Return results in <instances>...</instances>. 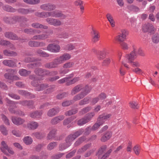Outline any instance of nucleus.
Instances as JSON below:
<instances>
[{
  "instance_id": "26",
  "label": "nucleus",
  "mask_w": 159,
  "mask_h": 159,
  "mask_svg": "<svg viewBox=\"0 0 159 159\" xmlns=\"http://www.w3.org/2000/svg\"><path fill=\"white\" fill-rule=\"evenodd\" d=\"M32 27L39 29H47L48 28V26L46 25H43L39 23H34L31 25Z\"/></svg>"
},
{
  "instance_id": "59",
  "label": "nucleus",
  "mask_w": 159,
  "mask_h": 159,
  "mask_svg": "<svg viewBox=\"0 0 159 159\" xmlns=\"http://www.w3.org/2000/svg\"><path fill=\"white\" fill-rule=\"evenodd\" d=\"M95 115L94 112H91L87 114V116L85 117H86L88 121H90L92 117Z\"/></svg>"
},
{
  "instance_id": "5",
  "label": "nucleus",
  "mask_w": 159,
  "mask_h": 159,
  "mask_svg": "<svg viewBox=\"0 0 159 159\" xmlns=\"http://www.w3.org/2000/svg\"><path fill=\"white\" fill-rule=\"evenodd\" d=\"M49 17L52 16L56 18H61L62 19H64L66 17V16L62 13L61 12L59 11H54L51 12H49Z\"/></svg>"
},
{
  "instance_id": "36",
  "label": "nucleus",
  "mask_w": 159,
  "mask_h": 159,
  "mask_svg": "<svg viewBox=\"0 0 159 159\" xmlns=\"http://www.w3.org/2000/svg\"><path fill=\"white\" fill-rule=\"evenodd\" d=\"M90 147V144H87L83 146L82 148H80L77 151L78 154H80L83 153L86 151Z\"/></svg>"
},
{
  "instance_id": "37",
  "label": "nucleus",
  "mask_w": 159,
  "mask_h": 159,
  "mask_svg": "<svg viewBox=\"0 0 159 159\" xmlns=\"http://www.w3.org/2000/svg\"><path fill=\"white\" fill-rule=\"evenodd\" d=\"M56 131L57 130L55 129H52L48 134V139H51L54 138L56 134Z\"/></svg>"
},
{
  "instance_id": "50",
  "label": "nucleus",
  "mask_w": 159,
  "mask_h": 159,
  "mask_svg": "<svg viewBox=\"0 0 159 159\" xmlns=\"http://www.w3.org/2000/svg\"><path fill=\"white\" fill-rule=\"evenodd\" d=\"M98 59L101 60L104 57V52L103 51H99L97 52L96 53Z\"/></svg>"
},
{
  "instance_id": "19",
  "label": "nucleus",
  "mask_w": 159,
  "mask_h": 159,
  "mask_svg": "<svg viewBox=\"0 0 159 159\" xmlns=\"http://www.w3.org/2000/svg\"><path fill=\"white\" fill-rule=\"evenodd\" d=\"M112 133L111 132L107 131L102 137L101 138V140L102 142H105L109 139L111 137Z\"/></svg>"
},
{
  "instance_id": "1",
  "label": "nucleus",
  "mask_w": 159,
  "mask_h": 159,
  "mask_svg": "<svg viewBox=\"0 0 159 159\" xmlns=\"http://www.w3.org/2000/svg\"><path fill=\"white\" fill-rule=\"evenodd\" d=\"M71 57L70 55L67 53H64L61 56L57 57L54 60L57 67L58 65L63 63L65 61L68 60Z\"/></svg>"
},
{
  "instance_id": "15",
  "label": "nucleus",
  "mask_w": 159,
  "mask_h": 159,
  "mask_svg": "<svg viewBox=\"0 0 159 159\" xmlns=\"http://www.w3.org/2000/svg\"><path fill=\"white\" fill-rule=\"evenodd\" d=\"M30 46L32 47H37L39 46H43L45 45V43L42 42L39 43L37 41L30 40L29 42Z\"/></svg>"
},
{
  "instance_id": "2",
  "label": "nucleus",
  "mask_w": 159,
  "mask_h": 159,
  "mask_svg": "<svg viewBox=\"0 0 159 159\" xmlns=\"http://www.w3.org/2000/svg\"><path fill=\"white\" fill-rule=\"evenodd\" d=\"M6 100L7 103L8 104V106L9 107L8 109L11 113L18 114L20 115H24V113L22 112L21 111L20 113H17L13 109L14 108L16 107V104L17 103V102L11 101L7 98Z\"/></svg>"
},
{
  "instance_id": "43",
  "label": "nucleus",
  "mask_w": 159,
  "mask_h": 159,
  "mask_svg": "<svg viewBox=\"0 0 159 159\" xmlns=\"http://www.w3.org/2000/svg\"><path fill=\"white\" fill-rule=\"evenodd\" d=\"M88 122L86 117H84L83 118L79 120L78 121L77 124L79 125L82 126Z\"/></svg>"
},
{
  "instance_id": "49",
  "label": "nucleus",
  "mask_w": 159,
  "mask_h": 159,
  "mask_svg": "<svg viewBox=\"0 0 159 159\" xmlns=\"http://www.w3.org/2000/svg\"><path fill=\"white\" fill-rule=\"evenodd\" d=\"M133 150L136 155H139L140 151V146L139 145H136L133 148Z\"/></svg>"
},
{
  "instance_id": "64",
  "label": "nucleus",
  "mask_w": 159,
  "mask_h": 159,
  "mask_svg": "<svg viewBox=\"0 0 159 159\" xmlns=\"http://www.w3.org/2000/svg\"><path fill=\"white\" fill-rule=\"evenodd\" d=\"M101 126L99 124L97 121V122L93 125L92 128V130H95L98 129L99 127Z\"/></svg>"
},
{
  "instance_id": "40",
  "label": "nucleus",
  "mask_w": 159,
  "mask_h": 159,
  "mask_svg": "<svg viewBox=\"0 0 159 159\" xmlns=\"http://www.w3.org/2000/svg\"><path fill=\"white\" fill-rule=\"evenodd\" d=\"M93 36V39L94 40L98 39L100 38V36L98 34V32L97 30L92 29L91 32Z\"/></svg>"
},
{
  "instance_id": "7",
  "label": "nucleus",
  "mask_w": 159,
  "mask_h": 159,
  "mask_svg": "<svg viewBox=\"0 0 159 159\" xmlns=\"http://www.w3.org/2000/svg\"><path fill=\"white\" fill-rule=\"evenodd\" d=\"M47 49L51 52L57 53L60 51V47L58 45L52 44L48 45Z\"/></svg>"
},
{
  "instance_id": "31",
  "label": "nucleus",
  "mask_w": 159,
  "mask_h": 159,
  "mask_svg": "<svg viewBox=\"0 0 159 159\" xmlns=\"http://www.w3.org/2000/svg\"><path fill=\"white\" fill-rule=\"evenodd\" d=\"M2 8L4 10L8 12H16V9L8 5L4 6Z\"/></svg>"
},
{
  "instance_id": "63",
  "label": "nucleus",
  "mask_w": 159,
  "mask_h": 159,
  "mask_svg": "<svg viewBox=\"0 0 159 159\" xmlns=\"http://www.w3.org/2000/svg\"><path fill=\"white\" fill-rule=\"evenodd\" d=\"M35 61L36 59L34 58L27 57L25 59L24 61L26 62H30Z\"/></svg>"
},
{
  "instance_id": "51",
  "label": "nucleus",
  "mask_w": 159,
  "mask_h": 159,
  "mask_svg": "<svg viewBox=\"0 0 159 159\" xmlns=\"http://www.w3.org/2000/svg\"><path fill=\"white\" fill-rule=\"evenodd\" d=\"M52 25L56 26L61 25V22L59 20L57 19L53 18Z\"/></svg>"
},
{
  "instance_id": "28",
  "label": "nucleus",
  "mask_w": 159,
  "mask_h": 159,
  "mask_svg": "<svg viewBox=\"0 0 159 159\" xmlns=\"http://www.w3.org/2000/svg\"><path fill=\"white\" fill-rule=\"evenodd\" d=\"M44 67L48 69H52L57 67L54 61L46 63L44 65Z\"/></svg>"
},
{
  "instance_id": "9",
  "label": "nucleus",
  "mask_w": 159,
  "mask_h": 159,
  "mask_svg": "<svg viewBox=\"0 0 159 159\" xmlns=\"http://www.w3.org/2000/svg\"><path fill=\"white\" fill-rule=\"evenodd\" d=\"M35 73L37 75L42 76L48 75L49 73V71L42 68L36 69L34 70Z\"/></svg>"
},
{
  "instance_id": "16",
  "label": "nucleus",
  "mask_w": 159,
  "mask_h": 159,
  "mask_svg": "<svg viewBox=\"0 0 159 159\" xmlns=\"http://www.w3.org/2000/svg\"><path fill=\"white\" fill-rule=\"evenodd\" d=\"M64 118V116L63 115L56 117L53 118L51 120V123L53 125H55L59 122Z\"/></svg>"
},
{
  "instance_id": "44",
  "label": "nucleus",
  "mask_w": 159,
  "mask_h": 159,
  "mask_svg": "<svg viewBox=\"0 0 159 159\" xmlns=\"http://www.w3.org/2000/svg\"><path fill=\"white\" fill-rule=\"evenodd\" d=\"M57 143L56 142H52L48 145L47 148L49 150H52L57 146Z\"/></svg>"
},
{
  "instance_id": "34",
  "label": "nucleus",
  "mask_w": 159,
  "mask_h": 159,
  "mask_svg": "<svg viewBox=\"0 0 159 159\" xmlns=\"http://www.w3.org/2000/svg\"><path fill=\"white\" fill-rule=\"evenodd\" d=\"M48 87V85L47 84H43L40 85L38 84L37 87L36 88V90L37 91H40L43 90Z\"/></svg>"
},
{
  "instance_id": "8",
  "label": "nucleus",
  "mask_w": 159,
  "mask_h": 159,
  "mask_svg": "<svg viewBox=\"0 0 159 159\" xmlns=\"http://www.w3.org/2000/svg\"><path fill=\"white\" fill-rule=\"evenodd\" d=\"M67 137L66 139V143L60 144L59 145V149L60 151H62L69 147L72 144V142L68 139L67 141Z\"/></svg>"
},
{
  "instance_id": "42",
  "label": "nucleus",
  "mask_w": 159,
  "mask_h": 159,
  "mask_svg": "<svg viewBox=\"0 0 159 159\" xmlns=\"http://www.w3.org/2000/svg\"><path fill=\"white\" fill-rule=\"evenodd\" d=\"M107 146L104 145L102 146L99 149L98 152L97 154V155L98 156V158L101 157V155L105 151L107 148Z\"/></svg>"
},
{
  "instance_id": "20",
  "label": "nucleus",
  "mask_w": 159,
  "mask_h": 159,
  "mask_svg": "<svg viewBox=\"0 0 159 159\" xmlns=\"http://www.w3.org/2000/svg\"><path fill=\"white\" fill-rule=\"evenodd\" d=\"M14 22H25L27 21V18L19 16H15L14 18Z\"/></svg>"
},
{
  "instance_id": "29",
  "label": "nucleus",
  "mask_w": 159,
  "mask_h": 159,
  "mask_svg": "<svg viewBox=\"0 0 159 159\" xmlns=\"http://www.w3.org/2000/svg\"><path fill=\"white\" fill-rule=\"evenodd\" d=\"M35 15L38 17L44 18L49 17V12L43 11L42 12H36L35 13Z\"/></svg>"
},
{
  "instance_id": "45",
  "label": "nucleus",
  "mask_w": 159,
  "mask_h": 159,
  "mask_svg": "<svg viewBox=\"0 0 159 159\" xmlns=\"http://www.w3.org/2000/svg\"><path fill=\"white\" fill-rule=\"evenodd\" d=\"M0 131L3 135L6 136L8 134V131L6 128L3 125L0 126Z\"/></svg>"
},
{
  "instance_id": "60",
  "label": "nucleus",
  "mask_w": 159,
  "mask_h": 159,
  "mask_svg": "<svg viewBox=\"0 0 159 159\" xmlns=\"http://www.w3.org/2000/svg\"><path fill=\"white\" fill-rule=\"evenodd\" d=\"M55 88V86L54 85H52L50 86V87L48 88L45 91V94H49L52 92L54 90Z\"/></svg>"
},
{
  "instance_id": "22",
  "label": "nucleus",
  "mask_w": 159,
  "mask_h": 159,
  "mask_svg": "<svg viewBox=\"0 0 159 159\" xmlns=\"http://www.w3.org/2000/svg\"><path fill=\"white\" fill-rule=\"evenodd\" d=\"M121 34L118 35L117 37V40H121L122 39H127L126 36L127 35V33L126 31L124 30L121 31Z\"/></svg>"
},
{
  "instance_id": "3",
  "label": "nucleus",
  "mask_w": 159,
  "mask_h": 159,
  "mask_svg": "<svg viewBox=\"0 0 159 159\" xmlns=\"http://www.w3.org/2000/svg\"><path fill=\"white\" fill-rule=\"evenodd\" d=\"M90 90L91 89L90 87L88 86H86L85 88L84 91L75 96L74 97L73 100L75 101H76L83 98L90 92Z\"/></svg>"
},
{
  "instance_id": "52",
  "label": "nucleus",
  "mask_w": 159,
  "mask_h": 159,
  "mask_svg": "<svg viewBox=\"0 0 159 159\" xmlns=\"http://www.w3.org/2000/svg\"><path fill=\"white\" fill-rule=\"evenodd\" d=\"M91 107H87L83 109L80 111V114L81 115L84 114L89 111L91 109Z\"/></svg>"
},
{
  "instance_id": "27",
  "label": "nucleus",
  "mask_w": 159,
  "mask_h": 159,
  "mask_svg": "<svg viewBox=\"0 0 159 159\" xmlns=\"http://www.w3.org/2000/svg\"><path fill=\"white\" fill-rule=\"evenodd\" d=\"M23 141L27 145L31 144L33 142L32 138L30 137L29 136H27L24 137L23 139Z\"/></svg>"
},
{
  "instance_id": "46",
  "label": "nucleus",
  "mask_w": 159,
  "mask_h": 159,
  "mask_svg": "<svg viewBox=\"0 0 159 159\" xmlns=\"http://www.w3.org/2000/svg\"><path fill=\"white\" fill-rule=\"evenodd\" d=\"M80 80V78L79 77H74L72 80H69V81L67 83V85H70L74 84L76 82L79 81Z\"/></svg>"
},
{
  "instance_id": "11",
  "label": "nucleus",
  "mask_w": 159,
  "mask_h": 159,
  "mask_svg": "<svg viewBox=\"0 0 159 159\" xmlns=\"http://www.w3.org/2000/svg\"><path fill=\"white\" fill-rule=\"evenodd\" d=\"M11 120L13 124L17 125H21L25 122L24 119L16 117H12Z\"/></svg>"
},
{
  "instance_id": "39",
  "label": "nucleus",
  "mask_w": 159,
  "mask_h": 159,
  "mask_svg": "<svg viewBox=\"0 0 159 159\" xmlns=\"http://www.w3.org/2000/svg\"><path fill=\"white\" fill-rule=\"evenodd\" d=\"M82 87L81 85H78L75 86L71 91V94L73 95L75 94L78 92L82 89Z\"/></svg>"
},
{
  "instance_id": "6",
  "label": "nucleus",
  "mask_w": 159,
  "mask_h": 159,
  "mask_svg": "<svg viewBox=\"0 0 159 159\" xmlns=\"http://www.w3.org/2000/svg\"><path fill=\"white\" fill-rule=\"evenodd\" d=\"M133 51L129 54L126 56V57L128 60V62H132L136 58L137 56V53L136 52V48L134 46H133Z\"/></svg>"
},
{
  "instance_id": "12",
  "label": "nucleus",
  "mask_w": 159,
  "mask_h": 159,
  "mask_svg": "<svg viewBox=\"0 0 159 159\" xmlns=\"http://www.w3.org/2000/svg\"><path fill=\"white\" fill-rule=\"evenodd\" d=\"M142 28L145 32H149L151 33L154 31V28L153 25L149 23L144 25Z\"/></svg>"
},
{
  "instance_id": "61",
  "label": "nucleus",
  "mask_w": 159,
  "mask_h": 159,
  "mask_svg": "<svg viewBox=\"0 0 159 159\" xmlns=\"http://www.w3.org/2000/svg\"><path fill=\"white\" fill-rule=\"evenodd\" d=\"M12 133L14 135L17 137H20L21 135V133L19 130H12Z\"/></svg>"
},
{
  "instance_id": "25",
  "label": "nucleus",
  "mask_w": 159,
  "mask_h": 159,
  "mask_svg": "<svg viewBox=\"0 0 159 159\" xmlns=\"http://www.w3.org/2000/svg\"><path fill=\"white\" fill-rule=\"evenodd\" d=\"M3 64L9 67H14L15 66L14 62L11 60H5L2 62Z\"/></svg>"
},
{
  "instance_id": "24",
  "label": "nucleus",
  "mask_w": 159,
  "mask_h": 159,
  "mask_svg": "<svg viewBox=\"0 0 159 159\" xmlns=\"http://www.w3.org/2000/svg\"><path fill=\"white\" fill-rule=\"evenodd\" d=\"M42 114V111H35L31 113L30 114V116L32 118H39L40 117Z\"/></svg>"
},
{
  "instance_id": "41",
  "label": "nucleus",
  "mask_w": 159,
  "mask_h": 159,
  "mask_svg": "<svg viewBox=\"0 0 159 159\" xmlns=\"http://www.w3.org/2000/svg\"><path fill=\"white\" fill-rule=\"evenodd\" d=\"M74 63L73 62H68L64 64L62 66L63 68L69 69L72 67L74 65Z\"/></svg>"
},
{
  "instance_id": "58",
  "label": "nucleus",
  "mask_w": 159,
  "mask_h": 159,
  "mask_svg": "<svg viewBox=\"0 0 159 159\" xmlns=\"http://www.w3.org/2000/svg\"><path fill=\"white\" fill-rule=\"evenodd\" d=\"M1 116L2 120L3 121L4 123L7 125H9L10 123L7 117L3 114H2Z\"/></svg>"
},
{
  "instance_id": "32",
  "label": "nucleus",
  "mask_w": 159,
  "mask_h": 159,
  "mask_svg": "<svg viewBox=\"0 0 159 159\" xmlns=\"http://www.w3.org/2000/svg\"><path fill=\"white\" fill-rule=\"evenodd\" d=\"M4 54L7 56L14 57L17 56V53L14 52L12 51L5 50L3 52Z\"/></svg>"
},
{
  "instance_id": "38",
  "label": "nucleus",
  "mask_w": 159,
  "mask_h": 159,
  "mask_svg": "<svg viewBox=\"0 0 159 159\" xmlns=\"http://www.w3.org/2000/svg\"><path fill=\"white\" fill-rule=\"evenodd\" d=\"M70 70L69 69L63 68V67L60 69L58 70L59 73L61 77L64 76L65 74L67 73Z\"/></svg>"
},
{
  "instance_id": "57",
  "label": "nucleus",
  "mask_w": 159,
  "mask_h": 159,
  "mask_svg": "<svg viewBox=\"0 0 159 159\" xmlns=\"http://www.w3.org/2000/svg\"><path fill=\"white\" fill-rule=\"evenodd\" d=\"M97 122L100 124V125H102L105 121L101 115H100L99 116L97 119Z\"/></svg>"
},
{
  "instance_id": "21",
  "label": "nucleus",
  "mask_w": 159,
  "mask_h": 159,
  "mask_svg": "<svg viewBox=\"0 0 159 159\" xmlns=\"http://www.w3.org/2000/svg\"><path fill=\"white\" fill-rule=\"evenodd\" d=\"M106 17L111 26L114 27L115 26V22L111 15L109 13H107L106 15Z\"/></svg>"
},
{
  "instance_id": "55",
  "label": "nucleus",
  "mask_w": 159,
  "mask_h": 159,
  "mask_svg": "<svg viewBox=\"0 0 159 159\" xmlns=\"http://www.w3.org/2000/svg\"><path fill=\"white\" fill-rule=\"evenodd\" d=\"M47 37V36L44 34L38 35L34 36L33 37L34 40H39L40 39H45Z\"/></svg>"
},
{
  "instance_id": "13",
  "label": "nucleus",
  "mask_w": 159,
  "mask_h": 159,
  "mask_svg": "<svg viewBox=\"0 0 159 159\" xmlns=\"http://www.w3.org/2000/svg\"><path fill=\"white\" fill-rule=\"evenodd\" d=\"M74 76V74L73 73H72L67 76L58 80L57 82L60 84H62L66 82V84L67 85V83L69 81V80L72 78Z\"/></svg>"
},
{
  "instance_id": "56",
  "label": "nucleus",
  "mask_w": 159,
  "mask_h": 159,
  "mask_svg": "<svg viewBox=\"0 0 159 159\" xmlns=\"http://www.w3.org/2000/svg\"><path fill=\"white\" fill-rule=\"evenodd\" d=\"M77 111H78L76 109H72L66 112L65 114L66 116H70L75 114L77 112Z\"/></svg>"
},
{
  "instance_id": "30",
  "label": "nucleus",
  "mask_w": 159,
  "mask_h": 159,
  "mask_svg": "<svg viewBox=\"0 0 159 159\" xmlns=\"http://www.w3.org/2000/svg\"><path fill=\"white\" fill-rule=\"evenodd\" d=\"M19 73L21 76H26L30 74L31 71L27 70L25 69H22L19 70Z\"/></svg>"
},
{
  "instance_id": "23",
  "label": "nucleus",
  "mask_w": 159,
  "mask_h": 159,
  "mask_svg": "<svg viewBox=\"0 0 159 159\" xmlns=\"http://www.w3.org/2000/svg\"><path fill=\"white\" fill-rule=\"evenodd\" d=\"M1 145V146L0 148L1 150L3 153L7 155L8 153L6 152V149L8 148L7 145L4 141L2 142Z\"/></svg>"
},
{
  "instance_id": "4",
  "label": "nucleus",
  "mask_w": 159,
  "mask_h": 159,
  "mask_svg": "<svg viewBox=\"0 0 159 159\" xmlns=\"http://www.w3.org/2000/svg\"><path fill=\"white\" fill-rule=\"evenodd\" d=\"M84 130L81 129L78 131L75 132L73 134L69 135L67 137V141L69 139L71 142L73 141L76 138L81 135L83 132Z\"/></svg>"
},
{
  "instance_id": "47",
  "label": "nucleus",
  "mask_w": 159,
  "mask_h": 159,
  "mask_svg": "<svg viewBox=\"0 0 159 159\" xmlns=\"http://www.w3.org/2000/svg\"><path fill=\"white\" fill-rule=\"evenodd\" d=\"M18 12L22 14H27L30 12V10L28 9L20 8L17 10Z\"/></svg>"
},
{
  "instance_id": "33",
  "label": "nucleus",
  "mask_w": 159,
  "mask_h": 159,
  "mask_svg": "<svg viewBox=\"0 0 159 159\" xmlns=\"http://www.w3.org/2000/svg\"><path fill=\"white\" fill-rule=\"evenodd\" d=\"M15 16L11 17H5L3 19V20L4 22L7 23H12V24H14L16 23V22H14V19L13 18Z\"/></svg>"
},
{
  "instance_id": "10",
  "label": "nucleus",
  "mask_w": 159,
  "mask_h": 159,
  "mask_svg": "<svg viewBox=\"0 0 159 159\" xmlns=\"http://www.w3.org/2000/svg\"><path fill=\"white\" fill-rule=\"evenodd\" d=\"M56 6L50 3L43 4L40 6V8L43 10L52 11L55 9Z\"/></svg>"
},
{
  "instance_id": "17",
  "label": "nucleus",
  "mask_w": 159,
  "mask_h": 159,
  "mask_svg": "<svg viewBox=\"0 0 159 159\" xmlns=\"http://www.w3.org/2000/svg\"><path fill=\"white\" fill-rule=\"evenodd\" d=\"M59 111V108H53L50 109L48 111V115L50 117H52L55 115Z\"/></svg>"
},
{
  "instance_id": "62",
  "label": "nucleus",
  "mask_w": 159,
  "mask_h": 159,
  "mask_svg": "<svg viewBox=\"0 0 159 159\" xmlns=\"http://www.w3.org/2000/svg\"><path fill=\"white\" fill-rule=\"evenodd\" d=\"M0 88L4 90H7L8 87L7 85L4 83L0 81Z\"/></svg>"
},
{
  "instance_id": "48",
  "label": "nucleus",
  "mask_w": 159,
  "mask_h": 159,
  "mask_svg": "<svg viewBox=\"0 0 159 159\" xmlns=\"http://www.w3.org/2000/svg\"><path fill=\"white\" fill-rule=\"evenodd\" d=\"M90 98L88 97H86L84 98L83 99L81 100L79 104L80 105H83L87 104H88L89 102Z\"/></svg>"
},
{
  "instance_id": "54",
  "label": "nucleus",
  "mask_w": 159,
  "mask_h": 159,
  "mask_svg": "<svg viewBox=\"0 0 159 159\" xmlns=\"http://www.w3.org/2000/svg\"><path fill=\"white\" fill-rule=\"evenodd\" d=\"M119 43L122 48L125 50H127L128 48V46L127 43H126L124 40H119Z\"/></svg>"
},
{
  "instance_id": "53",
  "label": "nucleus",
  "mask_w": 159,
  "mask_h": 159,
  "mask_svg": "<svg viewBox=\"0 0 159 159\" xmlns=\"http://www.w3.org/2000/svg\"><path fill=\"white\" fill-rule=\"evenodd\" d=\"M70 35L69 34L66 32H63L61 34H59L58 37L60 38H63L66 39L68 38L69 37Z\"/></svg>"
},
{
  "instance_id": "14",
  "label": "nucleus",
  "mask_w": 159,
  "mask_h": 159,
  "mask_svg": "<svg viewBox=\"0 0 159 159\" xmlns=\"http://www.w3.org/2000/svg\"><path fill=\"white\" fill-rule=\"evenodd\" d=\"M4 35L6 38L12 40H17L19 39L15 34L11 32H6L5 33Z\"/></svg>"
},
{
  "instance_id": "35",
  "label": "nucleus",
  "mask_w": 159,
  "mask_h": 159,
  "mask_svg": "<svg viewBox=\"0 0 159 159\" xmlns=\"http://www.w3.org/2000/svg\"><path fill=\"white\" fill-rule=\"evenodd\" d=\"M31 135L39 139H41L45 137V135L43 134L38 132L33 133Z\"/></svg>"
},
{
  "instance_id": "18",
  "label": "nucleus",
  "mask_w": 159,
  "mask_h": 159,
  "mask_svg": "<svg viewBox=\"0 0 159 159\" xmlns=\"http://www.w3.org/2000/svg\"><path fill=\"white\" fill-rule=\"evenodd\" d=\"M38 126V123L35 121H31L27 124V127L32 129H37Z\"/></svg>"
}]
</instances>
